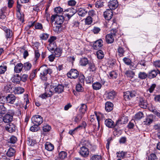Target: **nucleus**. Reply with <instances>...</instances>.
Wrapping results in <instances>:
<instances>
[{
    "label": "nucleus",
    "instance_id": "f257e3e1",
    "mask_svg": "<svg viewBox=\"0 0 160 160\" xmlns=\"http://www.w3.org/2000/svg\"><path fill=\"white\" fill-rule=\"evenodd\" d=\"M39 71H40V77L41 79L43 81H46L47 78L46 76L48 73L50 74L52 73L51 69H48L46 67L41 66L39 69Z\"/></svg>",
    "mask_w": 160,
    "mask_h": 160
},
{
    "label": "nucleus",
    "instance_id": "f03ea898",
    "mask_svg": "<svg viewBox=\"0 0 160 160\" xmlns=\"http://www.w3.org/2000/svg\"><path fill=\"white\" fill-rule=\"evenodd\" d=\"M15 114L14 111L12 109H10L7 111V113L3 117L2 120L6 123L11 122L13 119V116Z\"/></svg>",
    "mask_w": 160,
    "mask_h": 160
},
{
    "label": "nucleus",
    "instance_id": "7ed1b4c3",
    "mask_svg": "<svg viewBox=\"0 0 160 160\" xmlns=\"http://www.w3.org/2000/svg\"><path fill=\"white\" fill-rule=\"evenodd\" d=\"M16 98L13 94H8L6 97L3 96L1 97L0 98V101H2L3 99L5 100L4 102H6V103L13 104L15 102Z\"/></svg>",
    "mask_w": 160,
    "mask_h": 160
},
{
    "label": "nucleus",
    "instance_id": "20e7f679",
    "mask_svg": "<svg viewBox=\"0 0 160 160\" xmlns=\"http://www.w3.org/2000/svg\"><path fill=\"white\" fill-rule=\"evenodd\" d=\"M48 85L49 86V89L53 90V94L55 92L60 93L63 91L64 86L62 84H58L56 87L52 84L50 85L48 84Z\"/></svg>",
    "mask_w": 160,
    "mask_h": 160
},
{
    "label": "nucleus",
    "instance_id": "39448f33",
    "mask_svg": "<svg viewBox=\"0 0 160 160\" xmlns=\"http://www.w3.org/2000/svg\"><path fill=\"white\" fill-rule=\"evenodd\" d=\"M49 87V85H47L45 88V90L47 91L46 92L44 93L39 96L42 99H45L47 97H50L53 95V90H50Z\"/></svg>",
    "mask_w": 160,
    "mask_h": 160
},
{
    "label": "nucleus",
    "instance_id": "423d86ee",
    "mask_svg": "<svg viewBox=\"0 0 160 160\" xmlns=\"http://www.w3.org/2000/svg\"><path fill=\"white\" fill-rule=\"evenodd\" d=\"M32 122L34 124L40 125L43 122L42 117L39 115H36L33 116L32 118Z\"/></svg>",
    "mask_w": 160,
    "mask_h": 160
},
{
    "label": "nucleus",
    "instance_id": "0eeeda50",
    "mask_svg": "<svg viewBox=\"0 0 160 160\" xmlns=\"http://www.w3.org/2000/svg\"><path fill=\"white\" fill-rule=\"evenodd\" d=\"M136 94V92L134 91H127L124 93L123 97L126 100H130L132 97L135 96Z\"/></svg>",
    "mask_w": 160,
    "mask_h": 160
},
{
    "label": "nucleus",
    "instance_id": "6e6552de",
    "mask_svg": "<svg viewBox=\"0 0 160 160\" xmlns=\"http://www.w3.org/2000/svg\"><path fill=\"white\" fill-rule=\"evenodd\" d=\"M67 76L70 78L75 79L79 76L78 71L75 69H72L69 72L67 73Z\"/></svg>",
    "mask_w": 160,
    "mask_h": 160
},
{
    "label": "nucleus",
    "instance_id": "1a4fd4ad",
    "mask_svg": "<svg viewBox=\"0 0 160 160\" xmlns=\"http://www.w3.org/2000/svg\"><path fill=\"white\" fill-rule=\"evenodd\" d=\"M89 151L88 148L84 146L81 148L79 151L80 154L84 158L87 157L89 155Z\"/></svg>",
    "mask_w": 160,
    "mask_h": 160
},
{
    "label": "nucleus",
    "instance_id": "9d476101",
    "mask_svg": "<svg viewBox=\"0 0 160 160\" xmlns=\"http://www.w3.org/2000/svg\"><path fill=\"white\" fill-rule=\"evenodd\" d=\"M108 6L110 10L112 11L116 8L118 6V3L117 1H110L108 2Z\"/></svg>",
    "mask_w": 160,
    "mask_h": 160
},
{
    "label": "nucleus",
    "instance_id": "9b49d317",
    "mask_svg": "<svg viewBox=\"0 0 160 160\" xmlns=\"http://www.w3.org/2000/svg\"><path fill=\"white\" fill-rule=\"evenodd\" d=\"M113 15L112 11L109 9H107L104 12V16L106 19L109 20L111 19Z\"/></svg>",
    "mask_w": 160,
    "mask_h": 160
},
{
    "label": "nucleus",
    "instance_id": "f8f14e48",
    "mask_svg": "<svg viewBox=\"0 0 160 160\" xmlns=\"http://www.w3.org/2000/svg\"><path fill=\"white\" fill-rule=\"evenodd\" d=\"M103 42L101 39H99L95 42L93 44L94 49H99L103 45Z\"/></svg>",
    "mask_w": 160,
    "mask_h": 160
},
{
    "label": "nucleus",
    "instance_id": "ddd939ff",
    "mask_svg": "<svg viewBox=\"0 0 160 160\" xmlns=\"http://www.w3.org/2000/svg\"><path fill=\"white\" fill-rule=\"evenodd\" d=\"M105 124L109 128H115L114 122L111 119H106L104 122Z\"/></svg>",
    "mask_w": 160,
    "mask_h": 160
},
{
    "label": "nucleus",
    "instance_id": "4468645a",
    "mask_svg": "<svg viewBox=\"0 0 160 160\" xmlns=\"http://www.w3.org/2000/svg\"><path fill=\"white\" fill-rule=\"evenodd\" d=\"M16 127L15 125L12 123H10L6 125L5 129L7 131L10 132H12L15 131Z\"/></svg>",
    "mask_w": 160,
    "mask_h": 160
},
{
    "label": "nucleus",
    "instance_id": "2eb2a0df",
    "mask_svg": "<svg viewBox=\"0 0 160 160\" xmlns=\"http://www.w3.org/2000/svg\"><path fill=\"white\" fill-rule=\"evenodd\" d=\"M116 92L113 90H112L109 92H106L105 94L106 98L108 99H113L116 96Z\"/></svg>",
    "mask_w": 160,
    "mask_h": 160
},
{
    "label": "nucleus",
    "instance_id": "dca6fc26",
    "mask_svg": "<svg viewBox=\"0 0 160 160\" xmlns=\"http://www.w3.org/2000/svg\"><path fill=\"white\" fill-rule=\"evenodd\" d=\"M26 98H24L25 101L24 102L22 105L20 106L19 107L21 108H23L25 110H26L28 107L29 106L28 104L29 103V101L28 98V95H27L26 96Z\"/></svg>",
    "mask_w": 160,
    "mask_h": 160
},
{
    "label": "nucleus",
    "instance_id": "f3484780",
    "mask_svg": "<svg viewBox=\"0 0 160 160\" xmlns=\"http://www.w3.org/2000/svg\"><path fill=\"white\" fill-rule=\"evenodd\" d=\"M113 107L112 103L110 102H107L105 104V109L108 112H110L112 110Z\"/></svg>",
    "mask_w": 160,
    "mask_h": 160
},
{
    "label": "nucleus",
    "instance_id": "a211bd4d",
    "mask_svg": "<svg viewBox=\"0 0 160 160\" xmlns=\"http://www.w3.org/2000/svg\"><path fill=\"white\" fill-rule=\"evenodd\" d=\"M64 20V18L63 16L58 15L56 16L55 23L58 25H61L63 23Z\"/></svg>",
    "mask_w": 160,
    "mask_h": 160
},
{
    "label": "nucleus",
    "instance_id": "6ab92c4d",
    "mask_svg": "<svg viewBox=\"0 0 160 160\" xmlns=\"http://www.w3.org/2000/svg\"><path fill=\"white\" fill-rule=\"evenodd\" d=\"M24 91V88L21 87H15L13 88V92L15 94H21Z\"/></svg>",
    "mask_w": 160,
    "mask_h": 160
},
{
    "label": "nucleus",
    "instance_id": "aec40b11",
    "mask_svg": "<svg viewBox=\"0 0 160 160\" xmlns=\"http://www.w3.org/2000/svg\"><path fill=\"white\" fill-rule=\"evenodd\" d=\"M23 65L21 63L17 64L14 67V70L17 73H19L22 70Z\"/></svg>",
    "mask_w": 160,
    "mask_h": 160
},
{
    "label": "nucleus",
    "instance_id": "412c9836",
    "mask_svg": "<svg viewBox=\"0 0 160 160\" xmlns=\"http://www.w3.org/2000/svg\"><path fill=\"white\" fill-rule=\"evenodd\" d=\"M125 74L127 78H132L135 76V73L132 70H128L125 72Z\"/></svg>",
    "mask_w": 160,
    "mask_h": 160
},
{
    "label": "nucleus",
    "instance_id": "4be33fe9",
    "mask_svg": "<svg viewBox=\"0 0 160 160\" xmlns=\"http://www.w3.org/2000/svg\"><path fill=\"white\" fill-rule=\"evenodd\" d=\"M114 40L113 37L111 34H108L106 36V41L108 43H112Z\"/></svg>",
    "mask_w": 160,
    "mask_h": 160
},
{
    "label": "nucleus",
    "instance_id": "5701e85b",
    "mask_svg": "<svg viewBox=\"0 0 160 160\" xmlns=\"http://www.w3.org/2000/svg\"><path fill=\"white\" fill-rule=\"evenodd\" d=\"M127 152L123 151H119L116 153L117 156L121 158H124L126 157Z\"/></svg>",
    "mask_w": 160,
    "mask_h": 160
},
{
    "label": "nucleus",
    "instance_id": "b1692460",
    "mask_svg": "<svg viewBox=\"0 0 160 160\" xmlns=\"http://www.w3.org/2000/svg\"><path fill=\"white\" fill-rule=\"evenodd\" d=\"M139 105L141 108H146L147 107V104L145 100L142 98H140L139 100Z\"/></svg>",
    "mask_w": 160,
    "mask_h": 160
},
{
    "label": "nucleus",
    "instance_id": "393cba45",
    "mask_svg": "<svg viewBox=\"0 0 160 160\" xmlns=\"http://www.w3.org/2000/svg\"><path fill=\"white\" fill-rule=\"evenodd\" d=\"M45 149L48 151H52L54 148L53 145L49 142H47L45 144Z\"/></svg>",
    "mask_w": 160,
    "mask_h": 160
},
{
    "label": "nucleus",
    "instance_id": "a878e982",
    "mask_svg": "<svg viewBox=\"0 0 160 160\" xmlns=\"http://www.w3.org/2000/svg\"><path fill=\"white\" fill-rule=\"evenodd\" d=\"M102 86V85L101 83L98 82H94L92 84L93 88L95 90L100 89L101 88Z\"/></svg>",
    "mask_w": 160,
    "mask_h": 160
},
{
    "label": "nucleus",
    "instance_id": "bb28decb",
    "mask_svg": "<svg viewBox=\"0 0 160 160\" xmlns=\"http://www.w3.org/2000/svg\"><path fill=\"white\" fill-rule=\"evenodd\" d=\"M21 77L18 74L14 75L13 77L12 78V82L16 83H18L21 80Z\"/></svg>",
    "mask_w": 160,
    "mask_h": 160
},
{
    "label": "nucleus",
    "instance_id": "cd10ccee",
    "mask_svg": "<svg viewBox=\"0 0 160 160\" xmlns=\"http://www.w3.org/2000/svg\"><path fill=\"white\" fill-rule=\"evenodd\" d=\"M58 155L60 160H63L67 157V153L65 151H62L60 152Z\"/></svg>",
    "mask_w": 160,
    "mask_h": 160
},
{
    "label": "nucleus",
    "instance_id": "c85d7f7f",
    "mask_svg": "<svg viewBox=\"0 0 160 160\" xmlns=\"http://www.w3.org/2000/svg\"><path fill=\"white\" fill-rule=\"evenodd\" d=\"M87 11L83 8H80L78 11V14L79 16H85L87 13Z\"/></svg>",
    "mask_w": 160,
    "mask_h": 160
},
{
    "label": "nucleus",
    "instance_id": "c756f323",
    "mask_svg": "<svg viewBox=\"0 0 160 160\" xmlns=\"http://www.w3.org/2000/svg\"><path fill=\"white\" fill-rule=\"evenodd\" d=\"M47 48L48 50H57V47L56 43H49Z\"/></svg>",
    "mask_w": 160,
    "mask_h": 160
},
{
    "label": "nucleus",
    "instance_id": "7c9ffc66",
    "mask_svg": "<svg viewBox=\"0 0 160 160\" xmlns=\"http://www.w3.org/2000/svg\"><path fill=\"white\" fill-rule=\"evenodd\" d=\"M101 159V155L97 154H92L90 156V160H100Z\"/></svg>",
    "mask_w": 160,
    "mask_h": 160
},
{
    "label": "nucleus",
    "instance_id": "2f4dec72",
    "mask_svg": "<svg viewBox=\"0 0 160 160\" xmlns=\"http://www.w3.org/2000/svg\"><path fill=\"white\" fill-rule=\"evenodd\" d=\"M15 151L13 148H10L7 153V155L9 157L13 156L15 154Z\"/></svg>",
    "mask_w": 160,
    "mask_h": 160
},
{
    "label": "nucleus",
    "instance_id": "473e14b6",
    "mask_svg": "<svg viewBox=\"0 0 160 160\" xmlns=\"http://www.w3.org/2000/svg\"><path fill=\"white\" fill-rule=\"evenodd\" d=\"M148 77V75L144 72H140L138 73V77L141 79H144Z\"/></svg>",
    "mask_w": 160,
    "mask_h": 160
},
{
    "label": "nucleus",
    "instance_id": "72a5a7b5",
    "mask_svg": "<svg viewBox=\"0 0 160 160\" xmlns=\"http://www.w3.org/2000/svg\"><path fill=\"white\" fill-rule=\"evenodd\" d=\"M32 67L31 64L28 62H26L24 64V70L25 71H28L30 70Z\"/></svg>",
    "mask_w": 160,
    "mask_h": 160
},
{
    "label": "nucleus",
    "instance_id": "f704fd0d",
    "mask_svg": "<svg viewBox=\"0 0 160 160\" xmlns=\"http://www.w3.org/2000/svg\"><path fill=\"white\" fill-rule=\"evenodd\" d=\"M88 63V62L87 58H84L81 59L80 64L81 66H85Z\"/></svg>",
    "mask_w": 160,
    "mask_h": 160
},
{
    "label": "nucleus",
    "instance_id": "c9c22d12",
    "mask_svg": "<svg viewBox=\"0 0 160 160\" xmlns=\"http://www.w3.org/2000/svg\"><path fill=\"white\" fill-rule=\"evenodd\" d=\"M12 85L10 84H8L5 85L4 87V90L6 92H10L12 89Z\"/></svg>",
    "mask_w": 160,
    "mask_h": 160
},
{
    "label": "nucleus",
    "instance_id": "e433bc0d",
    "mask_svg": "<svg viewBox=\"0 0 160 160\" xmlns=\"http://www.w3.org/2000/svg\"><path fill=\"white\" fill-rule=\"evenodd\" d=\"M118 76L117 72L115 71L111 72L109 73V77L110 78L116 79Z\"/></svg>",
    "mask_w": 160,
    "mask_h": 160
},
{
    "label": "nucleus",
    "instance_id": "4c0bfd02",
    "mask_svg": "<svg viewBox=\"0 0 160 160\" xmlns=\"http://www.w3.org/2000/svg\"><path fill=\"white\" fill-rule=\"evenodd\" d=\"M89 66V69L90 71H95L96 69V68L93 62H90L88 63Z\"/></svg>",
    "mask_w": 160,
    "mask_h": 160
},
{
    "label": "nucleus",
    "instance_id": "58836bf2",
    "mask_svg": "<svg viewBox=\"0 0 160 160\" xmlns=\"http://www.w3.org/2000/svg\"><path fill=\"white\" fill-rule=\"evenodd\" d=\"M144 117L143 113L141 112H139L137 113L135 116V119L139 120Z\"/></svg>",
    "mask_w": 160,
    "mask_h": 160
},
{
    "label": "nucleus",
    "instance_id": "ea45409f",
    "mask_svg": "<svg viewBox=\"0 0 160 160\" xmlns=\"http://www.w3.org/2000/svg\"><path fill=\"white\" fill-rule=\"evenodd\" d=\"M97 57L98 59H102L104 57V54L102 51H98L96 53Z\"/></svg>",
    "mask_w": 160,
    "mask_h": 160
},
{
    "label": "nucleus",
    "instance_id": "a19ab883",
    "mask_svg": "<svg viewBox=\"0 0 160 160\" xmlns=\"http://www.w3.org/2000/svg\"><path fill=\"white\" fill-rule=\"evenodd\" d=\"M7 108L4 107L3 104L0 105V114H4L7 112Z\"/></svg>",
    "mask_w": 160,
    "mask_h": 160
},
{
    "label": "nucleus",
    "instance_id": "79ce46f5",
    "mask_svg": "<svg viewBox=\"0 0 160 160\" xmlns=\"http://www.w3.org/2000/svg\"><path fill=\"white\" fill-rule=\"evenodd\" d=\"M82 24L78 21H75L73 23V26L75 27H78V28L80 29H84V28L82 27Z\"/></svg>",
    "mask_w": 160,
    "mask_h": 160
},
{
    "label": "nucleus",
    "instance_id": "37998d69",
    "mask_svg": "<svg viewBox=\"0 0 160 160\" xmlns=\"http://www.w3.org/2000/svg\"><path fill=\"white\" fill-rule=\"evenodd\" d=\"M85 23L87 25H90L92 22V19L90 16L87 17L85 20Z\"/></svg>",
    "mask_w": 160,
    "mask_h": 160
},
{
    "label": "nucleus",
    "instance_id": "c03bdc74",
    "mask_svg": "<svg viewBox=\"0 0 160 160\" xmlns=\"http://www.w3.org/2000/svg\"><path fill=\"white\" fill-rule=\"evenodd\" d=\"M87 109V106L86 105L84 104H81L80 108V112L82 113H84L86 111Z\"/></svg>",
    "mask_w": 160,
    "mask_h": 160
},
{
    "label": "nucleus",
    "instance_id": "a18cd8bd",
    "mask_svg": "<svg viewBox=\"0 0 160 160\" xmlns=\"http://www.w3.org/2000/svg\"><path fill=\"white\" fill-rule=\"evenodd\" d=\"M119 119L120 120V121L121 122V123L123 124L127 123L128 121V118L127 117L122 116Z\"/></svg>",
    "mask_w": 160,
    "mask_h": 160
},
{
    "label": "nucleus",
    "instance_id": "49530a36",
    "mask_svg": "<svg viewBox=\"0 0 160 160\" xmlns=\"http://www.w3.org/2000/svg\"><path fill=\"white\" fill-rule=\"evenodd\" d=\"M5 32L6 33V37L7 38H10L12 35V32L10 29L5 30Z\"/></svg>",
    "mask_w": 160,
    "mask_h": 160
},
{
    "label": "nucleus",
    "instance_id": "de8ad7c7",
    "mask_svg": "<svg viewBox=\"0 0 160 160\" xmlns=\"http://www.w3.org/2000/svg\"><path fill=\"white\" fill-rule=\"evenodd\" d=\"M123 61L125 64L127 65L131 66V64L132 62L131 60L128 58L125 57L123 59Z\"/></svg>",
    "mask_w": 160,
    "mask_h": 160
},
{
    "label": "nucleus",
    "instance_id": "09e8293b",
    "mask_svg": "<svg viewBox=\"0 0 160 160\" xmlns=\"http://www.w3.org/2000/svg\"><path fill=\"white\" fill-rule=\"evenodd\" d=\"M158 158L156 154L154 153L151 154L148 157V160H158Z\"/></svg>",
    "mask_w": 160,
    "mask_h": 160
},
{
    "label": "nucleus",
    "instance_id": "8fccbe9b",
    "mask_svg": "<svg viewBox=\"0 0 160 160\" xmlns=\"http://www.w3.org/2000/svg\"><path fill=\"white\" fill-rule=\"evenodd\" d=\"M27 143L29 145L33 146L36 144V142L35 140L31 139L30 138H28Z\"/></svg>",
    "mask_w": 160,
    "mask_h": 160
},
{
    "label": "nucleus",
    "instance_id": "3c124183",
    "mask_svg": "<svg viewBox=\"0 0 160 160\" xmlns=\"http://www.w3.org/2000/svg\"><path fill=\"white\" fill-rule=\"evenodd\" d=\"M7 68V66L4 65L0 66V74L4 73L6 71Z\"/></svg>",
    "mask_w": 160,
    "mask_h": 160
},
{
    "label": "nucleus",
    "instance_id": "603ef678",
    "mask_svg": "<svg viewBox=\"0 0 160 160\" xmlns=\"http://www.w3.org/2000/svg\"><path fill=\"white\" fill-rule=\"evenodd\" d=\"M82 128L81 126L79 125L73 129L70 130L69 132V133L70 135H72L74 133L75 131H77L78 129H81Z\"/></svg>",
    "mask_w": 160,
    "mask_h": 160
},
{
    "label": "nucleus",
    "instance_id": "864d4df0",
    "mask_svg": "<svg viewBox=\"0 0 160 160\" xmlns=\"http://www.w3.org/2000/svg\"><path fill=\"white\" fill-rule=\"evenodd\" d=\"M51 126L47 124L44 125L42 128L44 132H49L51 130Z\"/></svg>",
    "mask_w": 160,
    "mask_h": 160
},
{
    "label": "nucleus",
    "instance_id": "5fc2aeb1",
    "mask_svg": "<svg viewBox=\"0 0 160 160\" xmlns=\"http://www.w3.org/2000/svg\"><path fill=\"white\" fill-rule=\"evenodd\" d=\"M17 140V139L16 137L14 136H12L9 139V142L10 143L14 144L15 143Z\"/></svg>",
    "mask_w": 160,
    "mask_h": 160
},
{
    "label": "nucleus",
    "instance_id": "6e6d98bb",
    "mask_svg": "<svg viewBox=\"0 0 160 160\" xmlns=\"http://www.w3.org/2000/svg\"><path fill=\"white\" fill-rule=\"evenodd\" d=\"M153 120L149 117L146 118L145 121L144 122V124L147 125H149L152 123Z\"/></svg>",
    "mask_w": 160,
    "mask_h": 160
},
{
    "label": "nucleus",
    "instance_id": "4d7b16f0",
    "mask_svg": "<svg viewBox=\"0 0 160 160\" xmlns=\"http://www.w3.org/2000/svg\"><path fill=\"white\" fill-rule=\"evenodd\" d=\"M57 39V37L55 36H52L50 37V38L48 39V42L49 43H56L55 41Z\"/></svg>",
    "mask_w": 160,
    "mask_h": 160
},
{
    "label": "nucleus",
    "instance_id": "13d9d810",
    "mask_svg": "<svg viewBox=\"0 0 160 160\" xmlns=\"http://www.w3.org/2000/svg\"><path fill=\"white\" fill-rule=\"evenodd\" d=\"M17 17L18 19L19 20L21 23H22L24 21V19L23 15H22L20 12L17 13Z\"/></svg>",
    "mask_w": 160,
    "mask_h": 160
},
{
    "label": "nucleus",
    "instance_id": "bf43d9fd",
    "mask_svg": "<svg viewBox=\"0 0 160 160\" xmlns=\"http://www.w3.org/2000/svg\"><path fill=\"white\" fill-rule=\"evenodd\" d=\"M37 125L34 124V125L31 127L30 128V131L32 132H36L38 130V126Z\"/></svg>",
    "mask_w": 160,
    "mask_h": 160
},
{
    "label": "nucleus",
    "instance_id": "052dcab7",
    "mask_svg": "<svg viewBox=\"0 0 160 160\" xmlns=\"http://www.w3.org/2000/svg\"><path fill=\"white\" fill-rule=\"evenodd\" d=\"M76 90L78 92H82L83 90V89L81 84H78L76 87Z\"/></svg>",
    "mask_w": 160,
    "mask_h": 160
},
{
    "label": "nucleus",
    "instance_id": "680f3d73",
    "mask_svg": "<svg viewBox=\"0 0 160 160\" xmlns=\"http://www.w3.org/2000/svg\"><path fill=\"white\" fill-rule=\"evenodd\" d=\"M40 56V54L39 52L38 51H35V57H34V61L36 62L37 60L39 58Z\"/></svg>",
    "mask_w": 160,
    "mask_h": 160
},
{
    "label": "nucleus",
    "instance_id": "e2e57ef3",
    "mask_svg": "<svg viewBox=\"0 0 160 160\" xmlns=\"http://www.w3.org/2000/svg\"><path fill=\"white\" fill-rule=\"evenodd\" d=\"M55 26L53 27V30L55 32H58L59 31V29L61 27V25H58L56 24L55 25Z\"/></svg>",
    "mask_w": 160,
    "mask_h": 160
},
{
    "label": "nucleus",
    "instance_id": "0e129e2a",
    "mask_svg": "<svg viewBox=\"0 0 160 160\" xmlns=\"http://www.w3.org/2000/svg\"><path fill=\"white\" fill-rule=\"evenodd\" d=\"M55 12L57 13H60L63 11V9L60 7H57L54 9Z\"/></svg>",
    "mask_w": 160,
    "mask_h": 160
},
{
    "label": "nucleus",
    "instance_id": "69168bd1",
    "mask_svg": "<svg viewBox=\"0 0 160 160\" xmlns=\"http://www.w3.org/2000/svg\"><path fill=\"white\" fill-rule=\"evenodd\" d=\"M49 36V35L47 33H43L40 36L41 39L43 40H46Z\"/></svg>",
    "mask_w": 160,
    "mask_h": 160
},
{
    "label": "nucleus",
    "instance_id": "338daca9",
    "mask_svg": "<svg viewBox=\"0 0 160 160\" xmlns=\"http://www.w3.org/2000/svg\"><path fill=\"white\" fill-rule=\"evenodd\" d=\"M37 70L36 69L33 70L30 75V79H32L36 76Z\"/></svg>",
    "mask_w": 160,
    "mask_h": 160
},
{
    "label": "nucleus",
    "instance_id": "774afa93",
    "mask_svg": "<svg viewBox=\"0 0 160 160\" xmlns=\"http://www.w3.org/2000/svg\"><path fill=\"white\" fill-rule=\"evenodd\" d=\"M35 28L36 29H41L42 28V25L41 23H37L35 25Z\"/></svg>",
    "mask_w": 160,
    "mask_h": 160
}]
</instances>
